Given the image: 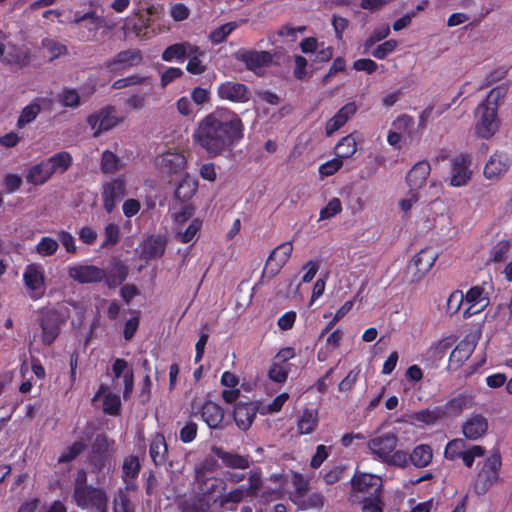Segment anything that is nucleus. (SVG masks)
Listing matches in <instances>:
<instances>
[{
  "label": "nucleus",
  "instance_id": "46",
  "mask_svg": "<svg viewBox=\"0 0 512 512\" xmlns=\"http://www.w3.org/2000/svg\"><path fill=\"white\" fill-rule=\"evenodd\" d=\"M58 248L59 243L57 239L50 236H43L35 245V252L40 257H50L56 254Z\"/></svg>",
  "mask_w": 512,
  "mask_h": 512
},
{
  "label": "nucleus",
  "instance_id": "27",
  "mask_svg": "<svg viewBox=\"0 0 512 512\" xmlns=\"http://www.w3.org/2000/svg\"><path fill=\"white\" fill-rule=\"evenodd\" d=\"M193 53H199V47L188 41H184L168 46L162 53V59L166 62L183 60L188 54Z\"/></svg>",
  "mask_w": 512,
  "mask_h": 512
},
{
  "label": "nucleus",
  "instance_id": "34",
  "mask_svg": "<svg viewBox=\"0 0 512 512\" xmlns=\"http://www.w3.org/2000/svg\"><path fill=\"white\" fill-rule=\"evenodd\" d=\"M113 374L116 378L123 377L124 398L128 397L133 391V372L128 368V363L124 359H116L113 364Z\"/></svg>",
  "mask_w": 512,
  "mask_h": 512
},
{
  "label": "nucleus",
  "instance_id": "14",
  "mask_svg": "<svg viewBox=\"0 0 512 512\" xmlns=\"http://www.w3.org/2000/svg\"><path fill=\"white\" fill-rule=\"evenodd\" d=\"M465 308L463 309V318L467 319L472 315L482 311L488 306L489 292L484 287L476 285L471 287L465 294Z\"/></svg>",
  "mask_w": 512,
  "mask_h": 512
},
{
  "label": "nucleus",
  "instance_id": "22",
  "mask_svg": "<svg viewBox=\"0 0 512 512\" xmlns=\"http://www.w3.org/2000/svg\"><path fill=\"white\" fill-rule=\"evenodd\" d=\"M358 106L355 102H348L338 112L327 120L325 124L326 136H332L341 129L357 112Z\"/></svg>",
  "mask_w": 512,
  "mask_h": 512
},
{
  "label": "nucleus",
  "instance_id": "3",
  "mask_svg": "<svg viewBox=\"0 0 512 512\" xmlns=\"http://www.w3.org/2000/svg\"><path fill=\"white\" fill-rule=\"evenodd\" d=\"M501 456L494 452L483 462L478 464V471L474 479V491L479 495H484L489 489L500 482Z\"/></svg>",
  "mask_w": 512,
  "mask_h": 512
},
{
  "label": "nucleus",
  "instance_id": "52",
  "mask_svg": "<svg viewBox=\"0 0 512 512\" xmlns=\"http://www.w3.org/2000/svg\"><path fill=\"white\" fill-rule=\"evenodd\" d=\"M43 48L49 53L50 60H53L61 55L67 53L66 45L50 38H46L42 41Z\"/></svg>",
  "mask_w": 512,
  "mask_h": 512
},
{
  "label": "nucleus",
  "instance_id": "1",
  "mask_svg": "<svg viewBox=\"0 0 512 512\" xmlns=\"http://www.w3.org/2000/svg\"><path fill=\"white\" fill-rule=\"evenodd\" d=\"M243 137L242 120L227 110H217L203 117L192 134L193 142L210 157L231 152Z\"/></svg>",
  "mask_w": 512,
  "mask_h": 512
},
{
  "label": "nucleus",
  "instance_id": "47",
  "mask_svg": "<svg viewBox=\"0 0 512 512\" xmlns=\"http://www.w3.org/2000/svg\"><path fill=\"white\" fill-rule=\"evenodd\" d=\"M441 418H444L441 406L419 411L412 416L413 420L427 425H432Z\"/></svg>",
  "mask_w": 512,
  "mask_h": 512
},
{
  "label": "nucleus",
  "instance_id": "51",
  "mask_svg": "<svg viewBox=\"0 0 512 512\" xmlns=\"http://www.w3.org/2000/svg\"><path fill=\"white\" fill-rule=\"evenodd\" d=\"M466 448V443L463 439H454L446 445L444 455L449 460L461 458Z\"/></svg>",
  "mask_w": 512,
  "mask_h": 512
},
{
  "label": "nucleus",
  "instance_id": "10",
  "mask_svg": "<svg viewBox=\"0 0 512 512\" xmlns=\"http://www.w3.org/2000/svg\"><path fill=\"white\" fill-rule=\"evenodd\" d=\"M103 22L101 17L91 11L83 15L76 13L72 25L77 27V39L87 42L96 39L98 30L103 26Z\"/></svg>",
  "mask_w": 512,
  "mask_h": 512
},
{
  "label": "nucleus",
  "instance_id": "23",
  "mask_svg": "<svg viewBox=\"0 0 512 512\" xmlns=\"http://www.w3.org/2000/svg\"><path fill=\"white\" fill-rule=\"evenodd\" d=\"M126 194V184L123 178H116L103 186V205L108 213H111L118 199Z\"/></svg>",
  "mask_w": 512,
  "mask_h": 512
},
{
  "label": "nucleus",
  "instance_id": "32",
  "mask_svg": "<svg viewBox=\"0 0 512 512\" xmlns=\"http://www.w3.org/2000/svg\"><path fill=\"white\" fill-rule=\"evenodd\" d=\"M157 164L167 172H177L186 165V158L180 152H166L157 158Z\"/></svg>",
  "mask_w": 512,
  "mask_h": 512
},
{
  "label": "nucleus",
  "instance_id": "38",
  "mask_svg": "<svg viewBox=\"0 0 512 512\" xmlns=\"http://www.w3.org/2000/svg\"><path fill=\"white\" fill-rule=\"evenodd\" d=\"M343 334L340 330L331 332L325 341L323 347H321L317 353V359L320 362L326 361L330 355L339 347L342 340Z\"/></svg>",
  "mask_w": 512,
  "mask_h": 512
},
{
  "label": "nucleus",
  "instance_id": "63",
  "mask_svg": "<svg viewBox=\"0 0 512 512\" xmlns=\"http://www.w3.org/2000/svg\"><path fill=\"white\" fill-rule=\"evenodd\" d=\"M59 101L63 106L75 108L80 105V98L76 90L66 89L59 94Z\"/></svg>",
  "mask_w": 512,
  "mask_h": 512
},
{
  "label": "nucleus",
  "instance_id": "57",
  "mask_svg": "<svg viewBox=\"0 0 512 512\" xmlns=\"http://www.w3.org/2000/svg\"><path fill=\"white\" fill-rule=\"evenodd\" d=\"M57 240L62 244L66 252L71 254L77 253V246L74 236L66 231V230H59L56 233Z\"/></svg>",
  "mask_w": 512,
  "mask_h": 512
},
{
  "label": "nucleus",
  "instance_id": "59",
  "mask_svg": "<svg viewBox=\"0 0 512 512\" xmlns=\"http://www.w3.org/2000/svg\"><path fill=\"white\" fill-rule=\"evenodd\" d=\"M85 448L82 441H76L67 449H65L59 456V462H70L74 460Z\"/></svg>",
  "mask_w": 512,
  "mask_h": 512
},
{
  "label": "nucleus",
  "instance_id": "26",
  "mask_svg": "<svg viewBox=\"0 0 512 512\" xmlns=\"http://www.w3.org/2000/svg\"><path fill=\"white\" fill-rule=\"evenodd\" d=\"M141 54L138 50H125L119 52L111 61L107 63V67L112 71L128 69L141 62Z\"/></svg>",
  "mask_w": 512,
  "mask_h": 512
},
{
  "label": "nucleus",
  "instance_id": "25",
  "mask_svg": "<svg viewBox=\"0 0 512 512\" xmlns=\"http://www.w3.org/2000/svg\"><path fill=\"white\" fill-rule=\"evenodd\" d=\"M487 429V419L481 414L470 415L462 426L464 436L470 440L482 437L487 432Z\"/></svg>",
  "mask_w": 512,
  "mask_h": 512
},
{
  "label": "nucleus",
  "instance_id": "7",
  "mask_svg": "<svg viewBox=\"0 0 512 512\" xmlns=\"http://www.w3.org/2000/svg\"><path fill=\"white\" fill-rule=\"evenodd\" d=\"M22 279L31 299L38 300L44 296L46 278L41 264L30 263L26 265Z\"/></svg>",
  "mask_w": 512,
  "mask_h": 512
},
{
  "label": "nucleus",
  "instance_id": "2",
  "mask_svg": "<svg viewBox=\"0 0 512 512\" xmlns=\"http://www.w3.org/2000/svg\"><path fill=\"white\" fill-rule=\"evenodd\" d=\"M397 445V435L388 432L372 437L367 442V449L374 459L388 465L406 467L408 465V454L404 450H396Z\"/></svg>",
  "mask_w": 512,
  "mask_h": 512
},
{
  "label": "nucleus",
  "instance_id": "29",
  "mask_svg": "<svg viewBox=\"0 0 512 512\" xmlns=\"http://www.w3.org/2000/svg\"><path fill=\"white\" fill-rule=\"evenodd\" d=\"M201 417L208 427L218 428L223 421L224 411L217 403L206 401L201 409Z\"/></svg>",
  "mask_w": 512,
  "mask_h": 512
},
{
  "label": "nucleus",
  "instance_id": "41",
  "mask_svg": "<svg viewBox=\"0 0 512 512\" xmlns=\"http://www.w3.org/2000/svg\"><path fill=\"white\" fill-rule=\"evenodd\" d=\"M509 91L508 84H501L490 90L486 99L480 103V105L495 108V111L498 112V107L501 103H503L507 93Z\"/></svg>",
  "mask_w": 512,
  "mask_h": 512
},
{
  "label": "nucleus",
  "instance_id": "17",
  "mask_svg": "<svg viewBox=\"0 0 512 512\" xmlns=\"http://www.w3.org/2000/svg\"><path fill=\"white\" fill-rule=\"evenodd\" d=\"M67 271L71 279L81 284L100 282L106 277L105 270L94 265L73 264Z\"/></svg>",
  "mask_w": 512,
  "mask_h": 512
},
{
  "label": "nucleus",
  "instance_id": "43",
  "mask_svg": "<svg viewBox=\"0 0 512 512\" xmlns=\"http://www.w3.org/2000/svg\"><path fill=\"white\" fill-rule=\"evenodd\" d=\"M214 452L228 467L236 469H246L249 467V460L246 457L226 452L220 448H215Z\"/></svg>",
  "mask_w": 512,
  "mask_h": 512
},
{
  "label": "nucleus",
  "instance_id": "6",
  "mask_svg": "<svg viewBox=\"0 0 512 512\" xmlns=\"http://www.w3.org/2000/svg\"><path fill=\"white\" fill-rule=\"evenodd\" d=\"M414 119L407 114L398 115L391 123L387 132V143L397 149L401 148V143L406 142L414 134Z\"/></svg>",
  "mask_w": 512,
  "mask_h": 512
},
{
  "label": "nucleus",
  "instance_id": "61",
  "mask_svg": "<svg viewBox=\"0 0 512 512\" xmlns=\"http://www.w3.org/2000/svg\"><path fill=\"white\" fill-rule=\"evenodd\" d=\"M354 302L352 300L346 301L333 315L332 319L327 323L326 327L322 331V335L329 332L336 323L341 320L353 307Z\"/></svg>",
  "mask_w": 512,
  "mask_h": 512
},
{
  "label": "nucleus",
  "instance_id": "19",
  "mask_svg": "<svg viewBox=\"0 0 512 512\" xmlns=\"http://www.w3.org/2000/svg\"><path fill=\"white\" fill-rule=\"evenodd\" d=\"M65 321L56 309L48 310L41 320L42 342L51 344L59 334L60 325Z\"/></svg>",
  "mask_w": 512,
  "mask_h": 512
},
{
  "label": "nucleus",
  "instance_id": "15",
  "mask_svg": "<svg viewBox=\"0 0 512 512\" xmlns=\"http://www.w3.org/2000/svg\"><path fill=\"white\" fill-rule=\"evenodd\" d=\"M437 259V255L431 250H421L410 261L407 273L411 281H418L426 275Z\"/></svg>",
  "mask_w": 512,
  "mask_h": 512
},
{
  "label": "nucleus",
  "instance_id": "8",
  "mask_svg": "<svg viewBox=\"0 0 512 512\" xmlns=\"http://www.w3.org/2000/svg\"><path fill=\"white\" fill-rule=\"evenodd\" d=\"M512 166V155L506 151H495L483 167V176L490 182L501 180Z\"/></svg>",
  "mask_w": 512,
  "mask_h": 512
},
{
  "label": "nucleus",
  "instance_id": "5",
  "mask_svg": "<svg viewBox=\"0 0 512 512\" xmlns=\"http://www.w3.org/2000/svg\"><path fill=\"white\" fill-rule=\"evenodd\" d=\"M122 122L123 118L118 115L117 109L113 106L103 107L87 117V123L94 137H99Z\"/></svg>",
  "mask_w": 512,
  "mask_h": 512
},
{
  "label": "nucleus",
  "instance_id": "60",
  "mask_svg": "<svg viewBox=\"0 0 512 512\" xmlns=\"http://www.w3.org/2000/svg\"><path fill=\"white\" fill-rule=\"evenodd\" d=\"M342 211V204L338 198L331 199L328 204L320 211L319 220L330 219Z\"/></svg>",
  "mask_w": 512,
  "mask_h": 512
},
{
  "label": "nucleus",
  "instance_id": "40",
  "mask_svg": "<svg viewBox=\"0 0 512 512\" xmlns=\"http://www.w3.org/2000/svg\"><path fill=\"white\" fill-rule=\"evenodd\" d=\"M202 227V221L198 218H193L186 228L177 227V230L173 231L176 239L181 243H189L192 241Z\"/></svg>",
  "mask_w": 512,
  "mask_h": 512
},
{
  "label": "nucleus",
  "instance_id": "48",
  "mask_svg": "<svg viewBox=\"0 0 512 512\" xmlns=\"http://www.w3.org/2000/svg\"><path fill=\"white\" fill-rule=\"evenodd\" d=\"M151 83V79L148 76L141 75H130L128 77L118 79L113 83V87L115 89H122L129 86H144L149 85Z\"/></svg>",
  "mask_w": 512,
  "mask_h": 512
},
{
  "label": "nucleus",
  "instance_id": "37",
  "mask_svg": "<svg viewBox=\"0 0 512 512\" xmlns=\"http://www.w3.org/2000/svg\"><path fill=\"white\" fill-rule=\"evenodd\" d=\"M166 239L162 236H150L143 242L142 251L147 258L161 257L165 252Z\"/></svg>",
  "mask_w": 512,
  "mask_h": 512
},
{
  "label": "nucleus",
  "instance_id": "36",
  "mask_svg": "<svg viewBox=\"0 0 512 512\" xmlns=\"http://www.w3.org/2000/svg\"><path fill=\"white\" fill-rule=\"evenodd\" d=\"M432 458L433 452L431 447L427 444H420L408 455V462L411 461L415 467L423 468L431 463Z\"/></svg>",
  "mask_w": 512,
  "mask_h": 512
},
{
  "label": "nucleus",
  "instance_id": "12",
  "mask_svg": "<svg viewBox=\"0 0 512 512\" xmlns=\"http://www.w3.org/2000/svg\"><path fill=\"white\" fill-rule=\"evenodd\" d=\"M293 252L291 242H284L278 245L269 255L263 269V276L275 277L287 263Z\"/></svg>",
  "mask_w": 512,
  "mask_h": 512
},
{
  "label": "nucleus",
  "instance_id": "53",
  "mask_svg": "<svg viewBox=\"0 0 512 512\" xmlns=\"http://www.w3.org/2000/svg\"><path fill=\"white\" fill-rule=\"evenodd\" d=\"M140 462L136 456H129L124 459L122 465L123 477L127 481L137 477L140 471Z\"/></svg>",
  "mask_w": 512,
  "mask_h": 512
},
{
  "label": "nucleus",
  "instance_id": "28",
  "mask_svg": "<svg viewBox=\"0 0 512 512\" xmlns=\"http://www.w3.org/2000/svg\"><path fill=\"white\" fill-rule=\"evenodd\" d=\"M474 406V400L471 395L460 394L450 399L445 405L441 406L444 417L457 416L464 410H469Z\"/></svg>",
  "mask_w": 512,
  "mask_h": 512
},
{
  "label": "nucleus",
  "instance_id": "45",
  "mask_svg": "<svg viewBox=\"0 0 512 512\" xmlns=\"http://www.w3.org/2000/svg\"><path fill=\"white\" fill-rule=\"evenodd\" d=\"M238 27L239 24L235 21L227 22L212 29L208 35V39L213 45L221 44Z\"/></svg>",
  "mask_w": 512,
  "mask_h": 512
},
{
  "label": "nucleus",
  "instance_id": "16",
  "mask_svg": "<svg viewBox=\"0 0 512 512\" xmlns=\"http://www.w3.org/2000/svg\"><path fill=\"white\" fill-rule=\"evenodd\" d=\"M235 58L243 62L247 69L254 73L260 74L262 69L271 64L273 60L272 54L267 51H255L241 49L235 53Z\"/></svg>",
  "mask_w": 512,
  "mask_h": 512
},
{
  "label": "nucleus",
  "instance_id": "35",
  "mask_svg": "<svg viewBox=\"0 0 512 512\" xmlns=\"http://www.w3.org/2000/svg\"><path fill=\"white\" fill-rule=\"evenodd\" d=\"M150 457L155 465H161L166 461L168 447L165 437L162 434H156L150 444Z\"/></svg>",
  "mask_w": 512,
  "mask_h": 512
},
{
  "label": "nucleus",
  "instance_id": "31",
  "mask_svg": "<svg viewBox=\"0 0 512 512\" xmlns=\"http://www.w3.org/2000/svg\"><path fill=\"white\" fill-rule=\"evenodd\" d=\"M256 416L255 407L248 403H238L234 408V420L241 430H247Z\"/></svg>",
  "mask_w": 512,
  "mask_h": 512
},
{
  "label": "nucleus",
  "instance_id": "62",
  "mask_svg": "<svg viewBox=\"0 0 512 512\" xmlns=\"http://www.w3.org/2000/svg\"><path fill=\"white\" fill-rule=\"evenodd\" d=\"M175 106L177 112L184 117H194L197 113L194 109L193 102L187 96L180 97L176 101Z\"/></svg>",
  "mask_w": 512,
  "mask_h": 512
},
{
  "label": "nucleus",
  "instance_id": "55",
  "mask_svg": "<svg viewBox=\"0 0 512 512\" xmlns=\"http://www.w3.org/2000/svg\"><path fill=\"white\" fill-rule=\"evenodd\" d=\"M119 158L111 151H104L101 158V167L104 172L113 173L120 168Z\"/></svg>",
  "mask_w": 512,
  "mask_h": 512
},
{
  "label": "nucleus",
  "instance_id": "24",
  "mask_svg": "<svg viewBox=\"0 0 512 512\" xmlns=\"http://www.w3.org/2000/svg\"><path fill=\"white\" fill-rule=\"evenodd\" d=\"M431 167L426 161L417 162L408 172L406 182L410 190L416 191L425 186Z\"/></svg>",
  "mask_w": 512,
  "mask_h": 512
},
{
  "label": "nucleus",
  "instance_id": "49",
  "mask_svg": "<svg viewBox=\"0 0 512 512\" xmlns=\"http://www.w3.org/2000/svg\"><path fill=\"white\" fill-rule=\"evenodd\" d=\"M13 52H8L3 60L10 64L25 66L29 63L30 57L27 49L12 47Z\"/></svg>",
  "mask_w": 512,
  "mask_h": 512
},
{
  "label": "nucleus",
  "instance_id": "44",
  "mask_svg": "<svg viewBox=\"0 0 512 512\" xmlns=\"http://www.w3.org/2000/svg\"><path fill=\"white\" fill-rule=\"evenodd\" d=\"M335 156L340 160L352 157L357 150V143L353 135L343 137L335 146Z\"/></svg>",
  "mask_w": 512,
  "mask_h": 512
},
{
  "label": "nucleus",
  "instance_id": "39",
  "mask_svg": "<svg viewBox=\"0 0 512 512\" xmlns=\"http://www.w3.org/2000/svg\"><path fill=\"white\" fill-rule=\"evenodd\" d=\"M198 182L191 176L185 175L177 185L175 197L180 201L191 199L197 191Z\"/></svg>",
  "mask_w": 512,
  "mask_h": 512
},
{
  "label": "nucleus",
  "instance_id": "56",
  "mask_svg": "<svg viewBox=\"0 0 512 512\" xmlns=\"http://www.w3.org/2000/svg\"><path fill=\"white\" fill-rule=\"evenodd\" d=\"M462 305L465 306L464 293L461 290L453 291L447 300V311L450 314H456L460 311Z\"/></svg>",
  "mask_w": 512,
  "mask_h": 512
},
{
  "label": "nucleus",
  "instance_id": "54",
  "mask_svg": "<svg viewBox=\"0 0 512 512\" xmlns=\"http://www.w3.org/2000/svg\"><path fill=\"white\" fill-rule=\"evenodd\" d=\"M289 368L287 364H281L273 361L268 371L269 378L277 383H283L288 376Z\"/></svg>",
  "mask_w": 512,
  "mask_h": 512
},
{
  "label": "nucleus",
  "instance_id": "21",
  "mask_svg": "<svg viewBox=\"0 0 512 512\" xmlns=\"http://www.w3.org/2000/svg\"><path fill=\"white\" fill-rule=\"evenodd\" d=\"M353 493H367L378 496L382 489V480L379 476L368 473L355 475L351 480Z\"/></svg>",
  "mask_w": 512,
  "mask_h": 512
},
{
  "label": "nucleus",
  "instance_id": "30",
  "mask_svg": "<svg viewBox=\"0 0 512 512\" xmlns=\"http://www.w3.org/2000/svg\"><path fill=\"white\" fill-rule=\"evenodd\" d=\"M318 411L315 409H304L297 420V432L299 435L312 434L318 427Z\"/></svg>",
  "mask_w": 512,
  "mask_h": 512
},
{
  "label": "nucleus",
  "instance_id": "11",
  "mask_svg": "<svg viewBox=\"0 0 512 512\" xmlns=\"http://www.w3.org/2000/svg\"><path fill=\"white\" fill-rule=\"evenodd\" d=\"M475 119V132L480 138H491L499 128L495 108H488L479 104L475 111Z\"/></svg>",
  "mask_w": 512,
  "mask_h": 512
},
{
  "label": "nucleus",
  "instance_id": "33",
  "mask_svg": "<svg viewBox=\"0 0 512 512\" xmlns=\"http://www.w3.org/2000/svg\"><path fill=\"white\" fill-rule=\"evenodd\" d=\"M51 170L49 168L46 160L39 162L36 165H33L27 170L26 173V181L33 185H43L46 183L52 176Z\"/></svg>",
  "mask_w": 512,
  "mask_h": 512
},
{
  "label": "nucleus",
  "instance_id": "42",
  "mask_svg": "<svg viewBox=\"0 0 512 512\" xmlns=\"http://www.w3.org/2000/svg\"><path fill=\"white\" fill-rule=\"evenodd\" d=\"M51 173H64L72 164V156L68 152H59L45 159Z\"/></svg>",
  "mask_w": 512,
  "mask_h": 512
},
{
  "label": "nucleus",
  "instance_id": "4",
  "mask_svg": "<svg viewBox=\"0 0 512 512\" xmlns=\"http://www.w3.org/2000/svg\"><path fill=\"white\" fill-rule=\"evenodd\" d=\"M159 15V9L153 5L146 8L144 14L136 13L125 19L123 30L125 33H133L139 40H149L159 31L152 27L155 18Z\"/></svg>",
  "mask_w": 512,
  "mask_h": 512
},
{
  "label": "nucleus",
  "instance_id": "50",
  "mask_svg": "<svg viewBox=\"0 0 512 512\" xmlns=\"http://www.w3.org/2000/svg\"><path fill=\"white\" fill-rule=\"evenodd\" d=\"M194 213L195 208L192 205H185L179 212L174 213L172 215V231L177 230V227H184L185 223L193 217Z\"/></svg>",
  "mask_w": 512,
  "mask_h": 512
},
{
  "label": "nucleus",
  "instance_id": "58",
  "mask_svg": "<svg viewBox=\"0 0 512 512\" xmlns=\"http://www.w3.org/2000/svg\"><path fill=\"white\" fill-rule=\"evenodd\" d=\"M389 34L390 27L388 24L376 28L364 43L365 51L369 50L375 43L385 39Z\"/></svg>",
  "mask_w": 512,
  "mask_h": 512
},
{
  "label": "nucleus",
  "instance_id": "18",
  "mask_svg": "<svg viewBox=\"0 0 512 512\" xmlns=\"http://www.w3.org/2000/svg\"><path fill=\"white\" fill-rule=\"evenodd\" d=\"M217 95L223 100L237 103H245L250 98L247 86L235 81H225L219 84Z\"/></svg>",
  "mask_w": 512,
  "mask_h": 512
},
{
  "label": "nucleus",
  "instance_id": "9",
  "mask_svg": "<svg viewBox=\"0 0 512 512\" xmlns=\"http://www.w3.org/2000/svg\"><path fill=\"white\" fill-rule=\"evenodd\" d=\"M74 499L77 505L82 508H95L97 512L107 511V496L103 490L75 486Z\"/></svg>",
  "mask_w": 512,
  "mask_h": 512
},
{
  "label": "nucleus",
  "instance_id": "64",
  "mask_svg": "<svg viewBox=\"0 0 512 512\" xmlns=\"http://www.w3.org/2000/svg\"><path fill=\"white\" fill-rule=\"evenodd\" d=\"M398 46V42L394 39L387 40L382 44L378 45L372 52V55L377 59H384L389 54L395 51Z\"/></svg>",
  "mask_w": 512,
  "mask_h": 512
},
{
  "label": "nucleus",
  "instance_id": "20",
  "mask_svg": "<svg viewBox=\"0 0 512 512\" xmlns=\"http://www.w3.org/2000/svg\"><path fill=\"white\" fill-rule=\"evenodd\" d=\"M53 100L50 97L39 96L33 99L23 108L17 121V126L22 128L36 119L39 113L45 109H51Z\"/></svg>",
  "mask_w": 512,
  "mask_h": 512
},
{
  "label": "nucleus",
  "instance_id": "13",
  "mask_svg": "<svg viewBox=\"0 0 512 512\" xmlns=\"http://www.w3.org/2000/svg\"><path fill=\"white\" fill-rule=\"evenodd\" d=\"M448 183L451 187H464L472 179L471 160L466 156H458L451 160Z\"/></svg>",
  "mask_w": 512,
  "mask_h": 512
}]
</instances>
